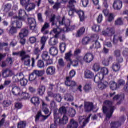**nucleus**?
Listing matches in <instances>:
<instances>
[{"label":"nucleus","instance_id":"1","mask_svg":"<svg viewBox=\"0 0 128 128\" xmlns=\"http://www.w3.org/2000/svg\"><path fill=\"white\" fill-rule=\"evenodd\" d=\"M116 110V106H112V102L106 100L104 102L103 112L106 114L108 118L110 119L112 116V114Z\"/></svg>","mask_w":128,"mask_h":128},{"label":"nucleus","instance_id":"2","mask_svg":"<svg viewBox=\"0 0 128 128\" xmlns=\"http://www.w3.org/2000/svg\"><path fill=\"white\" fill-rule=\"evenodd\" d=\"M60 26H64L65 28H64V32H66L70 30H74L76 28L75 26H70V20H66L64 17H63L61 20L59 22Z\"/></svg>","mask_w":128,"mask_h":128},{"label":"nucleus","instance_id":"3","mask_svg":"<svg viewBox=\"0 0 128 128\" xmlns=\"http://www.w3.org/2000/svg\"><path fill=\"white\" fill-rule=\"evenodd\" d=\"M76 76V71L72 70L70 73V76L66 78V80L65 82L66 86H70L72 88H74L76 86V82L72 80V78Z\"/></svg>","mask_w":128,"mask_h":128},{"label":"nucleus","instance_id":"4","mask_svg":"<svg viewBox=\"0 0 128 128\" xmlns=\"http://www.w3.org/2000/svg\"><path fill=\"white\" fill-rule=\"evenodd\" d=\"M28 24L30 26V30L32 32H36L38 30L36 21L34 18H28Z\"/></svg>","mask_w":128,"mask_h":128},{"label":"nucleus","instance_id":"5","mask_svg":"<svg viewBox=\"0 0 128 128\" xmlns=\"http://www.w3.org/2000/svg\"><path fill=\"white\" fill-rule=\"evenodd\" d=\"M28 24L30 26V30L32 32H36L38 30L36 21L34 18H28Z\"/></svg>","mask_w":128,"mask_h":128},{"label":"nucleus","instance_id":"6","mask_svg":"<svg viewBox=\"0 0 128 128\" xmlns=\"http://www.w3.org/2000/svg\"><path fill=\"white\" fill-rule=\"evenodd\" d=\"M42 56L43 60L46 62V66H50V64H54L52 60L50 59V56L48 55V52H43Z\"/></svg>","mask_w":128,"mask_h":128},{"label":"nucleus","instance_id":"7","mask_svg":"<svg viewBox=\"0 0 128 128\" xmlns=\"http://www.w3.org/2000/svg\"><path fill=\"white\" fill-rule=\"evenodd\" d=\"M21 60L22 62H24V66H30V56L27 54L26 52L24 54L23 56L22 57Z\"/></svg>","mask_w":128,"mask_h":128},{"label":"nucleus","instance_id":"8","mask_svg":"<svg viewBox=\"0 0 128 128\" xmlns=\"http://www.w3.org/2000/svg\"><path fill=\"white\" fill-rule=\"evenodd\" d=\"M116 34V30L112 28H107L106 30L102 31V34L104 36H112Z\"/></svg>","mask_w":128,"mask_h":128},{"label":"nucleus","instance_id":"9","mask_svg":"<svg viewBox=\"0 0 128 128\" xmlns=\"http://www.w3.org/2000/svg\"><path fill=\"white\" fill-rule=\"evenodd\" d=\"M94 59V54L90 52L86 54L84 58V60L86 62V64H90Z\"/></svg>","mask_w":128,"mask_h":128},{"label":"nucleus","instance_id":"10","mask_svg":"<svg viewBox=\"0 0 128 128\" xmlns=\"http://www.w3.org/2000/svg\"><path fill=\"white\" fill-rule=\"evenodd\" d=\"M92 116V114H90V116L86 118V116H82L79 118V122L80 124L83 122L82 128H84L86 126L87 124L90 122V118Z\"/></svg>","mask_w":128,"mask_h":128},{"label":"nucleus","instance_id":"11","mask_svg":"<svg viewBox=\"0 0 128 128\" xmlns=\"http://www.w3.org/2000/svg\"><path fill=\"white\" fill-rule=\"evenodd\" d=\"M94 104L90 102H84V110L86 112H90L92 110H94Z\"/></svg>","mask_w":128,"mask_h":128},{"label":"nucleus","instance_id":"12","mask_svg":"<svg viewBox=\"0 0 128 128\" xmlns=\"http://www.w3.org/2000/svg\"><path fill=\"white\" fill-rule=\"evenodd\" d=\"M10 28L6 29V32L9 36H14L18 34V28L14 26H10Z\"/></svg>","mask_w":128,"mask_h":128},{"label":"nucleus","instance_id":"13","mask_svg":"<svg viewBox=\"0 0 128 128\" xmlns=\"http://www.w3.org/2000/svg\"><path fill=\"white\" fill-rule=\"evenodd\" d=\"M54 122L56 126L62 124V120H60V114L58 113L56 110L54 111Z\"/></svg>","mask_w":128,"mask_h":128},{"label":"nucleus","instance_id":"14","mask_svg":"<svg viewBox=\"0 0 128 128\" xmlns=\"http://www.w3.org/2000/svg\"><path fill=\"white\" fill-rule=\"evenodd\" d=\"M113 8L114 10H120L122 8V2L120 0L114 1Z\"/></svg>","mask_w":128,"mask_h":128},{"label":"nucleus","instance_id":"15","mask_svg":"<svg viewBox=\"0 0 128 128\" xmlns=\"http://www.w3.org/2000/svg\"><path fill=\"white\" fill-rule=\"evenodd\" d=\"M72 51L66 54L65 60L68 62V66H70L73 64L72 60Z\"/></svg>","mask_w":128,"mask_h":128},{"label":"nucleus","instance_id":"16","mask_svg":"<svg viewBox=\"0 0 128 128\" xmlns=\"http://www.w3.org/2000/svg\"><path fill=\"white\" fill-rule=\"evenodd\" d=\"M21 90L20 88L18 86H14L12 88V94L14 96H20Z\"/></svg>","mask_w":128,"mask_h":128},{"label":"nucleus","instance_id":"17","mask_svg":"<svg viewBox=\"0 0 128 128\" xmlns=\"http://www.w3.org/2000/svg\"><path fill=\"white\" fill-rule=\"evenodd\" d=\"M62 32H64V29H62L58 28V26H57V28L53 29L52 32L55 34L54 36H55L56 38H60V34Z\"/></svg>","mask_w":128,"mask_h":128},{"label":"nucleus","instance_id":"18","mask_svg":"<svg viewBox=\"0 0 128 128\" xmlns=\"http://www.w3.org/2000/svg\"><path fill=\"white\" fill-rule=\"evenodd\" d=\"M56 67L54 66H50L48 68L46 72L48 76H54L56 74Z\"/></svg>","mask_w":128,"mask_h":128},{"label":"nucleus","instance_id":"19","mask_svg":"<svg viewBox=\"0 0 128 128\" xmlns=\"http://www.w3.org/2000/svg\"><path fill=\"white\" fill-rule=\"evenodd\" d=\"M78 128V123L74 119H71L70 123L68 125L67 128Z\"/></svg>","mask_w":128,"mask_h":128},{"label":"nucleus","instance_id":"20","mask_svg":"<svg viewBox=\"0 0 128 128\" xmlns=\"http://www.w3.org/2000/svg\"><path fill=\"white\" fill-rule=\"evenodd\" d=\"M14 74L12 71L9 69H6L3 71L2 76L4 78H10V76H12Z\"/></svg>","mask_w":128,"mask_h":128},{"label":"nucleus","instance_id":"21","mask_svg":"<svg viewBox=\"0 0 128 128\" xmlns=\"http://www.w3.org/2000/svg\"><path fill=\"white\" fill-rule=\"evenodd\" d=\"M49 53L52 56H56L58 54V50L56 47H52L50 48Z\"/></svg>","mask_w":128,"mask_h":128},{"label":"nucleus","instance_id":"22","mask_svg":"<svg viewBox=\"0 0 128 128\" xmlns=\"http://www.w3.org/2000/svg\"><path fill=\"white\" fill-rule=\"evenodd\" d=\"M102 80H104V74L99 73L95 76L94 82H96V84H98V82H100Z\"/></svg>","mask_w":128,"mask_h":128},{"label":"nucleus","instance_id":"23","mask_svg":"<svg viewBox=\"0 0 128 128\" xmlns=\"http://www.w3.org/2000/svg\"><path fill=\"white\" fill-rule=\"evenodd\" d=\"M62 20V19L58 21V22H56V16L54 15L53 16L50 18V22L52 23V26H60V22Z\"/></svg>","mask_w":128,"mask_h":128},{"label":"nucleus","instance_id":"24","mask_svg":"<svg viewBox=\"0 0 128 128\" xmlns=\"http://www.w3.org/2000/svg\"><path fill=\"white\" fill-rule=\"evenodd\" d=\"M46 88L44 86H41L38 89V92L39 96H44Z\"/></svg>","mask_w":128,"mask_h":128},{"label":"nucleus","instance_id":"25","mask_svg":"<svg viewBox=\"0 0 128 128\" xmlns=\"http://www.w3.org/2000/svg\"><path fill=\"white\" fill-rule=\"evenodd\" d=\"M28 34V30L26 28H23L19 34L20 38H26Z\"/></svg>","mask_w":128,"mask_h":128},{"label":"nucleus","instance_id":"26","mask_svg":"<svg viewBox=\"0 0 128 128\" xmlns=\"http://www.w3.org/2000/svg\"><path fill=\"white\" fill-rule=\"evenodd\" d=\"M30 102L32 104L35 106H38L40 104V98L38 97H33L31 99Z\"/></svg>","mask_w":128,"mask_h":128},{"label":"nucleus","instance_id":"27","mask_svg":"<svg viewBox=\"0 0 128 128\" xmlns=\"http://www.w3.org/2000/svg\"><path fill=\"white\" fill-rule=\"evenodd\" d=\"M94 38L96 40L95 44H93L94 48H100V44L98 42V38H100L96 34L94 35Z\"/></svg>","mask_w":128,"mask_h":128},{"label":"nucleus","instance_id":"28","mask_svg":"<svg viewBox=\"0 0 128 128\" xmlns=\"http://www.w3.org/2000/svg\"><path fill=\"white\" fill-rule=\"evenodd\" d=\"M113 100H120V102H122L124 100V94L116 95L113 98Z\"/></svg>","mask_w":128,"mask_h":128},{"label":"nucleus","instance_id":"29","mask_svg":"<svg viewBox=\"0 0 128 128\" xmlns=\"http://www.w3.org/2000/svg\"><path fill=\"white\" fill-rule=\"evenodd\" d=\"M84 76L86 78H92L94 76V74L90 70H87L85 71Z\"/></svg>","mask_w":128,"mask_h":128},{"label":"nucleus","instance_id":"30","mask_svg":"<svg viewBox=\"0 0 128 128\" xmlns=\"http://www.w3.org/2000/svg\"><path fill=\"white\" fill-rule=\"evenodd\" d=\"M42 108L46 114H50V110L48 108V104H46L44 101L42 102Z\"/></svg>","mask_w":128,"mask_h":128},{"label":"nucleus","instance_id":"31","mask_svg":"<svg viewBox=\"0 0 128 128\" xmlns=\"http://www.w3.org/2000/svg\"><path fill=\"white\" fill-rule=\"evenodd\" d=\"M112 69L115 72H120V64L118 63H114L112 65Z\"/></svg>","mask_w":128,"mask_h":128},{"label":"nucleus","instance_id":"32","mask_svg":"<svg viewBox=\"0 0 128 128\" xmlns=\"http://www.w3.org/2000/svg\"><path fill=\"white\" fill-rule=\"evenodd\" d=\"M110 88L112 90H116L118 88H120V87L116 82L112 81L110 82Z\"/></svg>","mask_w":128,"mask_h":128},{"label":"nucleus","instance_id":"33","mask_svg":"<svg viewBox=\"0 0 128 128\" xmlns=\"http://www.w3.org/2000/svg\"><path fill=\"white\" fill-rule=\"evenodd\" d=\"M48 37H46L44 36H42L41 38L40 42L41 44H42V46L41 47V50H42L44 48V46H46V40H48Z\"/></svg>","mask_w":128,"mask_h":128},{"label":"nucleus","instance_id":"34","mask_svg":"<svg viewBox=\"0 0 128 128\" xmlns=\"http://www.w3.org/2000/svg\"><path fill=\"white\" fill-rule=\"evenodd\" d=\"M68 114L70 118H74L76 114V110L70 108L68 110Z\"/></svg>","mask_w":128,"mask_h":128},{"label":"nucleus","instance_id":"35","mask_svg":"<svg viewBox=\"0 0 128 128\" xmlns=\"http://www.w3.org/2000/svg\"><path fill=\"white\" fill-rule=\"evenodd\" d=\"M50 116V114L49 115H48L47 116H42V112H38V114L36 116V122H38V120H40V116H42V118H44V120H47L48 118V116Z\"/></svg>","mask_w":128,"mask_h":128},{"label":"nucleus","instance_id":"36","mask_svg":"<svg viewBox=\"0 0 128 128\" xmlns=\"http://www.w3.org/2000/svg\"><path fill=\"white\" fill-rule=\"evenodd\" d=\"M58 38H56L54 36V37L50 38L49 40L50 46H56V44L58 42Z\"/></svg>","mask_w":128,"mask_h":128},{"label":"nucleus","instance_id":"37","mask_svg":"<svg viewBox=\"0 0 128 128\" xmlns=\"http://www.w3.org/2000/svg\"><path fill=\"white\" fill-rule=\"evenodd\" d=\"M26 10L29 12H32V10H34V8H36V4H28L26 6Z\"/></svg>","mask_w":128,"mask_h":128},{"label":"nucleus","instance_id":"38","mask_svg":"<svg viewBox=\"0 0 128 128\" xmlns=\"http://www.w3.org/2000/svg\"><path fill=\"white\" fill-rule=\"evenodd\" d=\"M76 13L80 16V22H84L86 20V16H84V12L83 11L80 10L76 12Z\"/></svg>","mask_w":128,"mask_h":128},{"label":"nucleus","instance_id":"39","mask_svg":"<svg viewBox=\"0 0 128 128\" xmlns=\"http://www.w3.org/2000/svg\"><path fill=\"white\" fill-rule=\"evenodd\" d=\"M76 4V0H70L68 2V8H75L74 4Z\"/></svg>","mask_w":128,"mask_h":128},{"label":"nucleus","instance_id":"40","mask_svg":"<svg viewBox=\"0 0 128 128\" xmlns=\"http://www.w3.org/2000/svg\"><path fill=\"white\" fill-rule=\"evenodd\" d=\"M21 99L20 100H28L30 96V94L26 92H23L20 96Z\"/></svg>","mask_w":128,"mask_h":128},{"label":"nucleus","instance_id":"41","mask_svg":"<svg viewBox=\"0 0 128 128\" xmlns=\"http://www.w3.org/2000/svg\"><path fill=\"white\" fill-rule=\"evenodd\" d=\"M78 61H74L73 62V66H78V62H82V58L81 56H78L76 58Z\"/></svg>","mask_w":128,"mask_h":128},{"label":"nucleus","instance_id":"42","mask_svg":"<svg viewBox=\"0 0 128 128\" xmlns=\"http://www.w3.org/2000/svg\"><path fill=\"white\" fill-rule=\"evenodd\" d=\"M122 126V124L119 122H114L111 123L110 128H118Z\"/></svg>","mask_w":128,"mask_h":128},{"label":"nucleus","instance_id":"43","mask_svg":"<svg viewBox=\"0 0 128 128\" xmlns=\"http://www.w3.org/2000/svg\"><path fill=\"white\" fill-rule=\"evenodd\" d=\"M34 54H35L37 56L36 58V60H38L40 58V54H42V52L40 50V48L38 47H36L34 48Z\"/></svg>","mask_w":128,"mask_h":128},{"label":"nucleus","instance_id":"44","mask_svg":"<svg viewBox=\"0 0 128 128\" xmlns=\"http://www.w3.org/2000/svg\"><path fill=\"white\" fill-rule=\"evenodd\" d=\"M86 32V28H81L77 32L76 34V38H80L83 34Z\"/></svg>","mask_w":128,"mask_h":128},{"label":"nucleus","instance_id":"45","mask_svg":"<svg viewBox=\"0 0 128 128\" xmlns=\"http://www.w3.org/2000/svg\"><path fill=\"white\" fill-rule=\"evenodd\" d=\"M34 74H35L36 77L37 76H42L44 74V70H34L33 71Z\"/></svg>","mask_w":128,"mask_h":128},{"label":"nucleus","instance_id":"46","mask_svg":"<svg viewBox=\"0 0 128 128\" xmlns=\"http://www.w3.org/2000/svg\"><path fill=\"white\" fill-rule=\"evenodd\" d=\"M90 38L88 37H85L82 40V43L83 46H88L90 44Z\"/></svg>","mask_w":128,"mask_h":128},{"label":"nucleus","instance_id":"47","mask_svg":"<svg viewBox=\"0 0 128 128\" xmlns=\"http://www.w3.org/2000/svg\"><path fill=\"white\" fill-rule=\"evenodd\" d=\"M59 112H60L61 114H64V116H66V113L68 112L66 108L64 106L61 107L59 110Z\"/></svg>","mask_w":128,"mask_h":128},{"label":"nucleus","instance_id":"48","mask_svg":"<svg viewBox=\"0 0 128 128\" xmlns=\"http://www.w3.org/2000/svg\"><path fill=\"white\" fill-rule=\"evenodd\" d=\"M68 122V118L66 115H64L62 120H61L62 124H66Z\"/></svg>","mask_w":128,"mask_h":128},{"label":"nucleus","instance_id":"49","mask_svg":"<svg viewBox=\"0 0 128 128\" xmlns=\"http://www.w3.org/2000/svg\"><path fill=\"white\" fill-rule=\"evenodd\" d=\"M99 74H103V78H104V76H108V69L106 68H102L101 69V72Z\"/></svg>","mask_w":128,"mask_h":128},{"label":"nucleus","instance_id":"50","mask_svg":"<svg viewBox=\"0 0 128 128\" xmlns=\"http://www.w3.org/2000/svg\"><path fill=\"white\" fill-rule=\"evenodd\" d=\"M26 52L25 50H22L18 52H14L13 56H20L22 58L24 56V54Z\"/></svg>","mask_w":128,"mask_h":128},{"label":"nucleus","instance_id":"51","mask_svg":"<svg viewBox=\"0 0 128 128\" xmlns=\"http://www.w3.org/2000/svg\"><path fill=\"white\" fill-rule=\"evenodd\" d=\"M64 99L67 102H74V96L70 94H67L64 96Z\"/></svg>","mask_w":128,"mask_h":128},{"label":"nucleus","instance_id":"52","mask_svg":"<svg viewBox=\"0 0 128 128\" xmlns=\"http://www.w3.org/2000/svg\"><path fill=\"white\" fill-rule=\"evenodd\" d=\"M20 2L22 6L26 8L28 5L29 4L30 0H20Z\"/></svg>","mask_w":128,"mask_h":128},{"label":"nucleus","instance_id":"53","mask_svg":"<svg viewBox=\"0 0 128 128\" xmlns=\"http://www.w3.org/2000/svg\"><path fill=\"white\" fill-rule=\"evenodd\" d=\"M28 81L26 78H24L20 81V84L22 86H26Z\"/></svg>","mask_w":128,"mask_h":128},{"label":"nucleus","instance_id":"54","mask_svg":"<svg viewBox=\"0 0 128 128\" xmlns=\"http://www.w3.org/2000/svg\"><path fill=\"white\" fill-rule=\"evenodd\" d=\"M36 80V75H35L34 74V72H32L29 76V80L30 82H34V80Z\"/></svg>","mask_w":128,"mask_h":128},{"label":"nucleus","instance_id":"55","mask_svg":"<svg viewBox=\"0 0 128 128\" xmlns=\"http://www.w3.org/2000/svg\"><path fill=\"white\" fill-rule=\"evenodd\" d=\"M10 106H12V102L10 100H7L4 102L3 106L4 108H8Z\"/></svg>","mask_w":128,"mask_h":128},{"label":"nucleus","instance_id":"56","mask_svg":"<svg viewBox=\"0 0 128 128\" xmlns=\"http://www.w3.org/2000/svg\"><path fill=\"white\" fill-rule=\"evenodd\" d=\"M12 10V4H6L4 6V10L6 12H8Z\"/></svg>","mask_w":128,"mask_h":128},{"label":"nucleus","instance_id":"57","mask_svg":"<svg viewBox=\"0 0 128 128\" xmlns=\"http://www.w3.org/2000/svg\"><path fill=\"white\" fill-rule=\"evenodd\" d=\"M108 84L106 82V84H104V83H100L98 84V86L100 90H104V88H106V86H108Z\"/></svg>","mask_w":128,"mask_h":128},{"label":"nucleus","instance_id":"58","mask_svg":"<svg viewBox=\"0 0 128 128\" xmlns=\"http://www.w3.org/2000/svg\"><path fill=\"white\" fill-rule=\"evenodd\" d=\"M28 14H26V16H19L18 17L16 16V18H18V20H19V22H26V18H28Z\"/></svg>","mask_w":128,"mask_h":128},{"label":"nucleus","instance_id":"59","mask_svg":"<svg viewBox=\"0 0 128 128\" xmlns=\"http://www.w3.org/2000/svg\"><path fill=\"white\" fill-rule=\"evenodd\" d=\"M38 66L39 68H44V62L42 60L38 61Z\"/></svg>","mask_w":128,"mask_h":128},{"label":"nucleus","instance_id":"60","mask_svg":"<svg viewBox=\"0 0 128 128\" xmlns=\"http://www.w3.org/2000/svg\"><path fill=\"white\" fill-rule=\"evenodd\" d=\"M66 44L62 43L60 45V50L61 52H66Z\"/></svg>","mask_w":128,"mask_h":128},{"label":"nucleus","instance_id":"61","mask_svg":"<svg viewBox=\"0 0 128 128\" xmlns=\"http://www.w3.org/2000/svg\"><path fill=\"white\" fill-rule=\"evenodd\" d=\"M92 30L96 32H98L100 30V26L98 25H94L92 27Z\"/></svg>","mask_w":128,"mask_h":128},{"label":"nucleus","instance_id":"62","mask_svg":"<svg viewBox=\"0 0 128 128\" xmlns=\"http://www.w3.org/2000/svg\"><path fill=\"white\" fill-rule=\"evenodd\" d=\"M26 126V122H20L18 124V128H25Z\"/></svg>","mask_w":128,"mask_h":128},{"label":"nucleus","instance_id":"63","mask_svg":"<svg viewBox=\"0 0 128 128\" xmlns=\"http://www.w3.org/2000/svg\"><path fill=\"white\" fill-rule=\"evenodd\" d=\"M58 64L61 68H64L66 66V62L64 60V59L60 58L58 61Z\"/></svg>","mask_w":128,"mask_h":128},{"label":"nucleus","instance_id":"64","mask_svg":"<svg viewBox=\"0 0 128 128\" xmlns=\"http://www.w3.org/2000/svg\"><path fill=\"white\" fill-rule=\"evenodd\" d=\"M114 56L116 58H118L119 56H122V52L120 50H117L114 51Z\"/></svg>","mask_w":128,"mask_h":128}]
</instances>
